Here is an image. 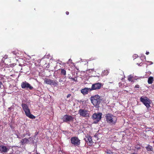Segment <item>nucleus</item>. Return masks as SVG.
Returning <instances> with one entry per match:
<instances>
[{"label":"nucleus","mask_w":154,"mask_h":154,"mask_svg":"<svg viewBox=\"0 0 154 154\" xmlns=\"http://www.w3.org/2000/svg\"><path fill=\"white\" fill-rule=\"evenodd\" d=\"M106 120L111 125H115L117 120V117L111 114L108 113L106 115Z\"/></svg>","instance_id":"nucleus-1"},{"label":"nucleus","mask_w":154,"mask_h":154,"mask_svg":"<svg viewBox=\"0 0 154 154\" xmlns=\"http://www.w3.org/2000/svg\"><path fill=\"white\" fill-rule=\"evenodd\" d=\"M21 106L22 109L25 112L26 116L31 119H34L35 117L30 112L28 106L25 103H22Z\"/></svg>","instance_id":"nucleus-2"},{"label":"nucleus","mask_w":154,"mask_h":154,"mask_svg":"<svg viewBox=\"0 0 154 154\" xmlns=\"http://www.w3.org/2000/svg\"><path fill=\"white\" fill-rule=\"evenodd\" d=\"M90 100L93 105L95 106L98 105L101 102V99L98 95H95L90 98Z\"/></svg>","instance_id":"nucleus-3"},{"label":"nucleus","mask_w":154,"mask_h":154,"mask_svg":"<svg viewBox=\"0 0 154 154\" xmlns=\"http://www.w3.org/2000/svg\"><path fill=\"white\" fill-rule=\"evenodd\" d=\"M140 100L147 108H149L150 107L151 100L147 97L142 96L140 98Z\"/></svg>","instance_id":"nucleus-4"},{"label":"nucleus","mask_w":154,"mask_h":154,"mask_svg":"<svg viewBox=\"0 0 154 154\" xmlns=\"http://www.w3.org/2000/svg\"><path fill=\"white\" fill-rule=\"evenodd\" d=\"M78 113L81 116L84 118H87L89 116L90 113L89 112L84 109H80L79 110Z\"/></svg>","instance_id":"nucleus-5"},{"label":"nucleus","mask_w":154,"mask_h":154,"mask_svg":"<svg viewBox=\"0 0 154 154\" xmlns=\"http://www.w3.org/2000/svg\"><path fill=\"white\" fill-rule=\"evenodd\" d=\"M102 114L101 113H95L93 114L92 116V119L94 121L95 123L98 122L101 119Z\"/></svg>","instance_id":"nucleus-6"},{"label":"nucleus","mask_w":154,"mask_h":154,"mask_svg":"<svg viewBox=\"0 0 154 154\" xmlns=\"http://www.w3.org/2000/svg\"><path fill=\"white\" fill-rule=\"evenodd\" d=\"M71 143L74 145L79 146L80 144V140L78 138L75 137H72L71 140Z\"/></svg>","instance_id":"nucleus-7"},{"label":"nucleus","mask_w":154,"mask_h":154,"mask_svg":"<svg viewBox=\"0 0 154 154\" xmlns=\"http://www.w3.org/2000/svg\"><path fill=\"white\" fill-rule=\"evenodd\" d=\"M74 118L71 116L65 115L62 118V120L63 122H68L73 121Z\"/></svg>","instance_id":"nucleus-8"},{"label":"nucleus","mask_w":154,"mask_h":154,"mask_svg":"<svg viewBox=\"0 0 154 154\" xmlns=\"http://www.w3.org/2000/svg\"><path fill=\"white\" fill-rule=\"evenodd\" d=\"M21 87L22 88L27 89L29 88L30 90L32 89L33 88L31 85L26 82L25 81L22 83L21 84Z\"/></svg>","instance_id":"nucleus-9"},{"label":"nucleus","mask_w":154,"mask_h":154,"mask_svg":"<svg viewBox=\"0 0 154 154\" xmlns=\"http://www.w3.org/2000/svg\"><path fill=\"white\" fill-rule=\"evenodd\" d=\"M101 87V84L100 83H97L92 85L91 90H95L100 89Z\"/></svg>","instance_id":"nucleus-10"},{"label":"nucleus","mask_w":154,"mask_h":154,"mask_svg":"<svg viewBox=\"0 0 154 154\" xmlns=\"http://www.w3.org/2000/svg\"><path fill=\"white\" fill-rule=\"evenodd\" d=\"M85 139L86 142V143H87L88 145L91 146L93 145V142L92 140L91 137L88 136L86 137Z\"/></svg>","instance_id":"nucleus-11"},{"label":"nucleus","mask_w":154,"mask_h":154,"mask_svg":"<svg viewBox=\"0 0 154 154\" xmlns=\"http://www.w3.org/2000/svg\"><path fill=\"white\" fill-rule=\"evenodd\" d=\"M9 149V148H7L6 146H0V151L1 152H6Z\"/></svg>","instance_id":"nucleus-12"},{"label":"nucleus","mask_w":154,"mask_h":154,"mask_svg":"<svg viewBox=\"0 0 154 154\" xmlns=\"http://www.w3.org/2000/svg\"><path fill=\"white\" fill-rule=\"evenodd\" d=\"M91 90L90 88H85L84 89H82L81 90V92L84 95L87 94L89 91H91Z\"/></svg>","instance_id":"nucleus-13"},{"label":"nucleus","mask_w":154,"mask_h":154,"mask_svg":"<svg viewBox=\"0 0 154 154\" xmlns=\"http://www.w3.org/2000/svg\"><path fill=\"white\" fill-rule=\"evenodd\" d=\"M29 140L28 139L25 138L22 139L21 141V143L22 145H24L25 143H28L29 142Z\"/></svg>","instance_id":"nucleus-14"},{"label":"nucleus","mask_w":154,"mask_h":154,"mask_svg":"<svg viewBox=\"0 0 154 154\" xmlns=\"http://www.w3.org/2000/svg\"><path fill=\"white\" fill-rule=\"evenodd\" d=\"M20 72H15V71H12V73H14V74H13L12 75H11L10 76H16L19 77L20 75Z\"/></svg>","instance_id":"nucleus-15"},{"label":"nucleus","mask_w":154,"mask_h":154,"mask_svg":"<svg viewBox=\"0 0 154 154\" xmlns=\"http://www.w3.org/2000/svg\"><path fill=\"white\" fill-rule=\"evenodd\" d=\"M45 82L48 84L54 85V82L52 80H51L49 79H46L45 81Z\"/></svg>","instance_id":"nucleus-16"},{"label":"nucleus","mask_w":154,"mask_h":154,"mask_svg":"<svg viewBox=\"0 0 154 154\" xmlns=\"http://www.w3.org/2000/svg\"><path fill=\"white\" fill-rule=\"evenodd\" d=\"M109 73V71L107 70H104L102 73V76H104L107 75Z\"/></svg>","instance_id":"nucleus-17"},{"label":"nucleus","mask_w":154,"mask_h":154,"mask_svg":"<svg viewBox=\"0 0 154 154\" xmlns=\"http://www.w3.org/2000/svg\"><path fill=\"white\" fill-rule=\"evenodd\" d=\"M60 74L62 75L65 76L66 75V71L64 69H60Z\"/></svg>","instance_id":"nucleus-18"},{"label":"nucleus","mask_w":154,"mask_h":154,"mask_svg":"<svg viewBox=\"0 0 154 154\" xmlns=\"http://www.w3.org/2000/svg\"><path fill=\"white\" fill-rule=\"evenodd\" d=\"M153 81V78H149L148 82L149 84H151Z\"/></svg>","instance_id":"nucleus-19"},{"label":"nucleus","mask_w":154,"mask_h":154,"mask_svg":"<svg viewBox=\"0 0 154 154\" xmlns=\"http://www.w3.org/2000/svg\"><path fill=\"white\" fill-rule=\"evenodd\" d=\"M146 149L148 151H152V146H147L146 147Z\"/></svg>","instance_id":"nucleus-20"},{"label":"nucleus","mask_w":154,"mask_h":154,"mask_svg":"<svg viewBox=\"0 0 154 154\" xmlns=\"http://www.w3.org/2000/svg\"><path fill=\"white\" fill-rule=\"evenodd\" d=\"M70 79V81L76 82L77 81V78H69Z\"/></svg>","instance_id":"nucleus-21"},{"label":"nucleus","mask_w":154,"mask_h":154,"mask_svg":"<svg viewBox=\"0 0 154 154\" xmlns=\"http://www.w3.org/2000/svg\"><path fill=\"white\" fill-rule=\"evenodd\" d=\"M26 134H27L28 135V136H30V134L29 131H26Z\"/></svg>","instance_id":"nucleus-22"},{"label":"nucleus","mask_w":154,"mask_h":154,"mask_svg":"<svg viewBox=\"0 0 154 154\" xmlns=\"http://www.w3.org/2000/svg\"><path fill=\"white\" fill-rule=\"evenodd\" d=\"M90 71H92V72H93V70H92V69H89L88 70H87V73H89V72H90V73L91 72Z\"/></svg>","instance_id":"nucleus-23"},{"label":"nucleus","mask_w":154,"mask_h":154,"mask_svg":"<svg viewBox=\"0 0 154 154\" xmlns=\"http://www.w3.org/2000/svg\"><path fill=\"white\" fill-rule=\"evenodd\" d=\"M14 109L12 107H11L8 108L9 110H13Z\"/></svg>","instance_id":"nucleus-24"},{"label":"nucleus","mask_w":154,"mask_h":154,"mask_svg":"<svg viewBox=\"0 0 154 154\" xmlns=\"http://www.w3.org/2000/svg\"><path fill=\"white\" fill-rule=\"evenodd\" d=\"M139 85H136L135 87V88H139Z\"/></svg>","instance_id":"nucleus-25"},{"label":"nucleus","mask_w":154,"mask_h":154,"mask_svg":"<svg viewBox=\"0 0 154 154\" xmlns=\"http://www.w3.org/2000/svg\"><path fill=\"white\" fill-rule=\"evenodd\" d=\"M15 65H16V64H11L10 66H11V67H12V66H14Z\"/></svg>","instance_id":"nucleus-26"},{"label":"nucleus","mask_w":154,"mask_h":154,"mask_svg":"<svg viewBox=\"0 0 154 154\" xmlns=\"http://www.w3.org/2000/svg\"><path fill=\"white\" fill-rule=\"evenodd\" d=\"M120 72H121V73H122L123 74V76H124V77H125V75H124V73H123V72H122V71H120ZM122 76H123V75H122Z\"/></svg>","instance_id":"nucleus-27"},{"label":"nucleus","mask_w":154,"mask_h":154,"mask_svg":"<svg viewBox=\"0 0 154 154\" xmlns=\"http://www.w3.org/2000/svg\"><path fill=\"white\" fill-rule=\"evenodd\" d=\"M132 78H128V80L129 81H131Z\"/></svg>","instance_id":"nucleus-28"},{"label":"nucleus","mask_w":154,"mask_h":154,"mask_svg":"<svg viewBox=\"0 0 154 154\" xmlns=\"http://www.w3.org/2000/svg\"><path fill=\"white\" fill-rule=\"evenodd\" d=\"M71 96V94H68L67 96V98H68L70 96Z\"/></svg>","instance_id":"nucleus-29"},{"label":"nucleus","mask_w":154,"mask_h":154,"mask_svg":"<svg viewBox=\"0 0 154 154\" xmlns=\"http://www.w3.org/2000/svg\"><path fill=\"white\" fill-rule=\"evenodd\" d=\"M66 15H68L69 14V12L68 11H66Z\"/></svg>","instance_id":"nucleus-30"},{"label":"nucleus","mask_w":154,"mask_h":154,"mask_svg":"<svg viewBox=\"0 0 154 154\" xmlns=\"http://www.w3.org/2000/svg\"><path fill=\"white\" fill-rule=\"evenodd\" d=\"M2 85V84L1 82H0V88H1V87Z\"/></svg>","instance_id":"nucleus-31"},{"label":"nucleus","mask_w":154,"mask_h":154,"mask_svg":"<svg viewBox=\"0 0 154 154\" xmlns=\"http://www.w3.org/2000/svg\"><path fill=\"white\" fill-rule=\"evenodd\" d=\"M138 60H140V61L139 62L140 63V62H141V60L140 59V58H137V59Z\"/></svg>","instance_id":"nucleus-32"},{"label":"nucleus","mask_w":154,"mask_h":154,"mask_svg":"<svg viewBox=\"0 0 154 154\" xmlns=\"http://www.w3.org/2000/svg\"><path fill=\"white\" fill-rule=\"evenodd\" d=\"M94 77L95 76H93V75H89V77Z\"/></svg>","instance_id":"nucleus-33"},{"label":"nucleus","mask_w":154,"mask_h":154,"mask_svg":"<svg viewBox=\"0 0 154 154\" xmlns=\"http://www.w3.org/2000/svg\"><path fill=\"white\" fill-rule=\"evenodd\" d=\"M38 74H39V76H42L41 75H40V72H38Z\"/></svg>","instance_id":"nucleus-34"},{"label":"nucleus","mask_w":154,"mask_h":154,"mask_svg":"<svg viewBox=\"0 0 154 154\" xmlns=\"http://www.w3.org/2000/svg\"><path fill=\"white\" fill-rule=\"evenodd\" d=\"M149 54V52H146V55H148Z\"/></svg>","instance_id":"nucleus-35"},{"label":"nucleus","mask_w":154,"mask_h":154,"mask_svg":"<svg viewBox=\"0 0 154 154\" xmlns=\"http://www.w3.org/2000/svg\"><path fill=\"white\" fill-rule=\"evenodd\" d=\"M111 152V151H109V152H107V153H109V154H110V152Z\"/></svg>","instance_id":"nucleus-36"},{"label":"nucleus","mask_w":154,"mask_h":154,"mask_svg":"<svg viewBox=\"0 0 154 154\" xmlns=\"http://www.w3.org/2000/svg\"><path fill=\"white\" fill-rule=\"evenodd\" d=\"M149 62L150 63V64H153V63L151 61H150Z\"/></svg>","instance_id":"nucleus-37"},{"label":"nucleus","mask_w":154,"mask_h":154,"mask_svg":"<svg viewBox=\"0 0 154 154\" xmlns=\"http://www.w3.org/2000/svg\"><path fill=\"white\" fill-rule=\"evenodd\" d=\"M31 138H32V137H29L28 139H30H30H31Z\"/></svg>","instance_id":"nucleus-38"},{"label":"nucleus","mask_w":154,"mask_h":154,"mask_svg":"<svg viewBox=\"0 0 154 154\" xmlns=\"http://www.w3.org/2000/svg\"><path fill=\"white\" fill-rule=\"evenodd\" d=\"M131 154H138L136 153H131Z\"/></svg>","instance_id":"nucleus-39"},{"label":"nucleus","mask_w":154,"mask_h":154,"mask_svg":"<svg viewBox=\"0 0 154 154\" xmlns=\"http://www.w3.org/2000/svg\"><path fill=\"white\" fill-rule=\"evenodd\" d=\"M26 134H23V137H24L25 136Z\"/></svg>","instance_id":"nucleus-40"},{"label":"nucleus","mask_w":154,"mask_h":154,"mask_svg":"<svg viewBox=\"0 0 154 154\" xmlns=\"http://www.w3.org/2000/svg\"><path fill=\"white\" fill-rule=\"evenodd\" d=\"M148 77H153L152 76L148 75Z\"/></svg>","instance_id":"nucleus-41"},{"label":"nucleus","mask_w":154,"mask_h":154,"mask_svg":"<svg viewBox=\"0 0 154 154\" xmlns=\"http://www.w3.org/2000/svg\"><path fill=\"white\" fill-rule=\"evenodd\" d=\"M129 77H133V76H131V75H129Z\"/></svg>","instance_id":"nucleus-42"},{"label":"nucleus","mask_w":154,"mask_h":154,"mask_svg":"<svg viewBox=\"0 0 154 154\" xmlns=\"http://www.w3.org/2000/svg\"><path fill=\"white\" fill-rule=\"evenodd\" d=\"M151 72H149L148 73V74H151Z\"/></svg>","instance_id":"nucleus-43"},{"label":"nucleus","mask_w":154,"mask_h":154,"mask_svg":"<svg viewBox=\"0 0 154 154\" xmlns=\"http://www.w3.org/2000/svg\"><path fill=\"white\" fill-rule=\"evenodd\" d=\"M37 154H40V153H37Z\"/></svg>","instance_id":"nucleus-44"},{"label":"nucleus","mask_w":154,"mask_h":154,"mask_svg":"<svg viewBox=\"0 0 154 154\" xmlns=\"http://www.w3.org/2000/svg\"><path fill=\"white\" fill-rule=\"evenodd\" d=\"M139 64L138 63H137V64Z\"/></svg>","instance_id":"nucleus-45"},{"label":"nucleus","mask_w":154,"mask_h":154,"mask_svg":"<svg viewBox=\"0 0 154 154\" xmlns=\"http://www.w3.org/2000/svg\"><path fill=\"white\" fill-rule=\"evenodd\" d=\"M89 74V75H90V74Z\"/></svg>","instance_id":"nucleus-46"}]
</instances>
